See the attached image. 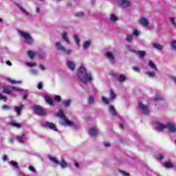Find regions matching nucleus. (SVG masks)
Segmentation results:
<instances>
[{
  "label": "nucleus",
  "instance_id": "obj_16",
  "mask_svg": "<svg viewBox=\"0 0 176 176\" xmlns=\"http://www.w3.org/2000/svg\"><path fill=\"white\" fill-rule=\"evenodd\" d=\"M23 108H24V105H21V107H17L15 106L14 107V109H15V112H16L17 115L20 116L21 115V109H23Z\"/></svg>",
  "mask_w": 176,
  "mask_h": 176
},
{
  "label": "nucleus",
  "instance_id": "obj_4",
  "mask_svg": "<svg viewBox=\"0 0 176 176\" xmlns=\"http://www.w3.org/2000/svg\"><path fill=\"white\" fill-rule=\"evenodd\" d=\"M32 108L36 115H39L40 116H46V110L43 107L39 105H34Z\"/></svg>",
  "mask_w": 176,
  "mask_h": 176
},
{
  "label": "nucleus",
  "instance_id": "obj_60",
  "mask_svg": "<svg viewBox=\"0 0 176 176\" xmlns=\"http://www.w3.org/2000/svg\"><path fill=\"white\" fill-rule=\"evenodd\" d=\"M12 90H14V91H19V90H20V89H19L17 87H12Z\"/></svg>",
  "mask_w": 176,
  "mask_h": 176
},
{
  "label": "nucleus",
  "instance_id": "obj_5",
  "mask_svg": "<svg viewBox=\"0 0 176 176\" xmlns=\"http://www.w3.org/2000/svg\"><path fill=\"white\" fill-rule=\"evenodd\" d=\"M57 50H61L63 52V53H65V54H67V56H69L71 53H72V51L71 50H67L65 47H64L63 45H61V43L60 42H57L55 45Z\"/></svg>",
  "mask_w": 176,
  "mask_h": 176
},
{
  "label": "nucleus",
  "instance_id": "obj_10",
  "mask_svg": "<svg viewBox=\"0 0 176 176\" xmlns=\"http://www.w3.org/2000/svg\"><path fill=\"white\" fill-rule=\"evenodd\" d=\"M166 129H168V131H170V133H176L175 125L172 124L170 122L166 124Z\"/></svg>",
  "mask_w": 176,
  "mask_h": 176
},
{
  "label": "nucleus",
  "instance_id": "obj_23",
  "mask_svg": "<svg viewBox=\"0 0 176 176\" xmlns=\"http://www.w3.org/2000/svg\"><path fill=\"white\" fill-rule=\"evenodd\" d=\"M8 80L12 83V85H21V83H23L21 81H16V80H12V78H8Z\"/></svg>",
  "mask_w": 176,
  "mask_h": 176
},
{
  "label": "nucleus",
  "instance_id": "obj_25",
  "mask_svg": "<svg viewBox=\"0 0 176 176\" xmlns=\"http://www.w3.org/2000/svg\"><path fill=\"white\" fill-rule=\"evenodd\" d=\"M153 47L155 49H157V50H163V45L157 43H153Z\"/></svg>",
  "mask_w": 176,
  "mask_h": 176
},
{
  "label": "nucleus",
  "instance_id": "obj_45",
  "mask_svg": "<svg viewBox=\"0 0 176 176\" xmlns=\"http://www.w3.org/2000/svg\"><path fill=\"white\" fill-rule=\"evenodd\" d=\"M120 173L121 174H122V175H124V176H130V173L124 171V170H120Z\"/></svg>",
  "mask_w": 176,
  "mask_h": 176
},
{
  "label": "nucleus",
  "instance_id": "obj_52",
  "mask_svg": "<svg viewBox=\"0 0 176 176\" xmlns=\"http://www.w3.org/2000/svg\"><path fill=\"white\" fill-rule=\"evenodd\" d=\"M10 107H9V106H8L7 104H4L2 106V109H4V110H8V109H10Z\"/></svg>",
  "mask_w": 176,
  "mask_h": 176
},
{
  "label": "nucleus",
  "instance_id": "obj_19",
  "mask_svg": "<svg viewBox=\"0 0 176 176\" xmlns=\"http://www.w3.org/2000/svg\"><path fill=\"white\" fill-rule=\"evenodd\" d=\"M109 111L112 116H116V109H115L113 106H109Z\"/></svg>",
  "mask_w": 176,
  "mask_h": 176
},
{
  "label": "nucleus",
  "instance_id": "obj_56",
  "mask_svg": "<svg viewBox=\"0 0 176 176\" xmlns=\"http://www.w3.org/2000/svg\"><path fill=\"white\" fill-rule=\"evenodd\" d=\"M157 159H160V160H163V159H164V156L160 154V155L157 156Z\"/></svg>",
  "mask_w": 176,
  "mask_h": 176
},
{
  "label": "nucleus",
  "instance_id": "obj_7",
  "mask_svg": "<svg viewBox=\"0 0 176 176\" xmlns=\"http://www.w3.org/2000/svg\"><path fill=\"white\" fill-rule=\"evenodd\" d=\"M138 21L140 25H142V27H148L149 25V21H148V19L146 18H140Z\"/></svg>",
  "mask_w": 176,
  "mask_h": 176
},
{
  "label": "nucleus",
  "instance_id": "obj_8",
  "mask_svg": "<svg viewBox=\"0 0 176 176\" xmlns=\"http://www.w3.org/2000/svg\"><path fill=\"white\" fill-rule=\"evenodd\" d=\"M43 127L51 129L54 131H57V128L56 127V124L53 122H45L43 125Z\"/></svg>",
  "mask_w": 176,
  "mask_h": 176
},
{
  "label": "nucleus",
  "instance_id": "obj_17",
  "mask_svg": "<svg viewBox=\"0 0 176 176\" xmlns=\"http://www.w3.org/2000/svg\"><path fill=\"white\" fill-rule=\"evenodd\" d=\"M106 56L112 63L115 62V56H113V54H112L111 52H107Z\"/></svg>",
  "mask_w": 176,
  "mask_h": 176
},
{
  "label": "nucleus",
  "instance_id": "obj_46",
  "mask_svg": "<svg viewBox=\"0 0 176 176\" xmlns=\"http://www.w3.org/2000/svg\"><path fill=\"white\" fill-rule=\"evenodd\" d=\"M146 74L148 76H150V78H155V74L153 72H147Z\"/></svg>",
  "mask_w": 176,
  "mask_h": 176
},
{
  "label": "nucleus",
  "instance_id": "obj_55",
  "mask_svg": "<svg viewBox=\"0 0 176 176\" xmlns=\"http://www.w3.org/2000/svg\"><path fill=\"white\" fill-rule=\"evenodd\" d=\"M28 65H29V67H35V65H36V64L34 63H28Z\"/></svg>",
  "mask_w": 176,
  "mask_h": 176
},
{
  "label": "nucleus",
  "instance_id": "obj_59",
  "mask_svg": "<svg viewBox=\"0 0 176 176\" xmlns=\"http://www.w3.org/2000/svg\"><path fill=\"white\" fill-rule=\"evenodd\" d=\"M6 64H7V65H9L10 67H12V62H10V60H7Z\"/></svg>",
  "mask_w": 176,
  "mask_h": 176
},
{
  "label": "nucleus",
  "instance_id": "obj_50",
  "mask_svg": "<svg viewBox=\"0 0 176 176\" xmlns=\"http://www.w3.org/2000/svg\"><path fill=\"white\" fill-rule=\"evenodd\" d=\"M0 100H4L5 102L8 101V97L6 96L0 95Z\"/></svg>",
  "mask_w": 176,
  "mask_h": 176
},
{
  "label": "nucleus",
  "instance_id": "obj_57",
  "mask_svg": "<svg viewBox=\"0 0 176 176\" xmlns=\"http://www.w3.org/2000/svg\"><path fill=\"white\" fill-rule=\"evenodd\" d=\"M38 90H41L43 86H42V82H39L38 86H37Z\"/></svg>",
  "mask_w": 176,
  "mask_h": 176
},
{
  "label": "nucleus",
  "instance_id": "obj_3",
  "mask_svg": "<svg viewBox=\"0 0 176 176\" xmlns=\"http://www.w3.org/2000/svg\"><path fill=\"white\" fill-rule=\"evenodd\" d=\"M19 33L21 36L24 38L25 41L28 45H32V43H34V38H32V36H31L30 33L21 30H19Z\"/></svg>",
  "mask_w": 176,
  "mask_h": 176
},
{
  "label": "nucleus",
  "instance_id": "obj_13",
  "mask_svg": "<svg viewBox=\"0 0 176 176\" xmlns=\"http://www.w3.org/2000/svg\"><path fill=\"white\" fill-rule=\"evenodd\" d=\"M67 65L69 69H70L71 71H75V68L76 67L75 65V63H74L73 62H71V61H67Z\"/></svg>",
  "mask_w": 176,
  "mask_h": 176
},
{
  "label": "nucleus",
  "instance_id": "obj_43",
  "mask_svg": "<svg viewBox=\"0 0 176 176\" xmlns=\"http://www.w3.org/2000/svg\"><path fill=\"white\" fill-rule=\"evenodd\" d=\"M75 16H76V17H80V18H81V17H83V16H85V13H83V12H77V13H76Z\"/></svg>",
  "mask_w": 176,
  "mask_h": 176
},
{
  "label": "nucleus",
  "instance_id": "obj_31",
  "mask_svg": "<svg viewBox=\"0 0 176 176\" xmlns=\"http://www.w3.org/2000/svg\"><path fill=\"white\" fill-rule=\"evenodd\" d=\"M170 47L173 50H176V40L172 41L170 43Z\"/></svg>",
  "mask_w": 176,
  "mask_h": 176
},
{
  "label": "nucleus",
  "instance_id": "obj_38",
  "mask_svg": "<svg viewBox=\"0 0 176 176\" xmlns=\"http://www.w3.org/2000/svg\"><path fill=\"white\" fill-rule=\"evenodd\" d=\"M10 164H12V166H13L16 168H19V164L16 162L10 161Z\"/></svg>",
  "mask_w": 176,
  "mask_h": 176
},
{
  "label": "nucleus",
  "instance_id": "obj_41",
  "mask_svg": "<svg viewBox=\"0 0 176 176\" xmlns=\"http://www.w3.org/2000/svg\"><path fill=\"white\" fill-rule=\"evenodd\" d=\"M170 21L172 25H173V27H175V28H176V23H175V21L174 19V17H170Z\"/></svg>",
  "mask_w": 176,
  "mask_h": 176
},
{
  "label": "nucleus",
  "instance_id": "obj_30",
  "mask_svg": "<svg viewBox=\"0 0 176 176\" xmlns=\"http://www.w3.org/2000/svg\"><path fill=\"white\" fill-rule=\"evenodd\" d=\"M164 167H166V168H172V167H174V165H173L171 162H165Z\"/></svg>",
  "mask_w": 176,
  "mask_h": 176
},
{
  "label": "nucleus",
  "instance_id": "obj_22",
  "mask_svg": "<svg viewBox=\"0 0 176 176\" xmlns=\"http://www.w3.org/2000/svg\"><path fill=\"white\" fill-rule=\"evenodd\" d=\"M59 164L61 166L62 168H67V167H68V164L64 160L59 162Z\"/></svg>",
  "mask_w": 176,
  "mask_h": 176
},
{
  "label": "nucleus",
  "instance_id": "obj_53",
  "mask_svg": "<svg viewBox=\"0 0 176 176\" xmlns=\"http://www.w3.org/2000/svg\"><path fill=\"white\" fill-rule=\"evenodd\" d=\"M132 69L135 72H140V68L138 67H133Z\"/></svg>",
  "mask_w": 176,
  "mask_h": 176
},
{
  "label": "nucleus",
  "instance_id": "obj_49",
  "mask_svg": "<svg viewBox=\"0 0 176 176\" xmlns=\"http://www.w3.org/2000/svg\"><path fill=\"white\" fill-rule=\"evenodd\" d=\"M55 101H57L58 102H60V101H61V96L57 95L55 96L54 98Z\"/></svg>",
  "mask_w": 176,
  "mask_h": 176
},
{
  "label": "nucleus",
  "instance_id": "obj_9",
  "mask_svg": "<svg viewBox=\"0 0 176 176\" xmlns=\"http://www.w3.org/2000/svg\"><path fill=\"white\" fill-rule=\"evenodd\" d=\"M118 3L123 8L130 7V1L127 0H118Z\"/></svg>",
  "mask_w": 176,
  "mask_h": 176
},
{
  "label": "nucleus",
  "instance_id": "obj_54",
  "mask_svg": "<svg viewBox=\"0 0 176 176\" xmlns=\"http://www.w3.org/2000/svg\"><path fill=\"white\" fill-rule=\"evenodd\" d=\"M133 35H135V36H138V35H140V32H138V30H134Z\"/></svg>",
  "mask_w": 176,
  "mask_h": 176
},
{
  "label": "nucleus",
  "instance_id": "obj_61",
  "mask_svg": "<svg viewBox=\"0 0 176 176\" xmlns=\"http://www.w3.org/2000/svg\"><path fill=\"white\" fill-rule=\"evenodd\" d=\"M40 68H41V69H42L43 71H45V67H44L43 65H40Z\"/></svg>",
  "mask_w": 176,
  "mask_h": 176
},
{
  "label": "nucleus",
  "instance_id": "obj_36",
  "mask_svg": "<svg viewBox=\"0 0 176 176\" xmlns=\"http://www.w3.org/2000/svg\"><path fill=\"white\" fill-rule=\"evenodd\" d=\"M163 100H164L163 97L156 96L154 98L155 102H159V101H163Z\"/></svg>",
  "mask_w": 176,
  "mask_h": 176
},
{
  "label": "nucleus",
  "instance_id": "obj_44",
  "mask_svg": "<svg viewBox=\"0 0 176 176\" xmlns=\"http://www.w3.org/2000/svg\"><path fill=\"white\" fill-rule=\"evenodd\" d=\"M131 41H133V36L131 34H128L126 36V41L131 42Z\"/></svg>",
  "mask_w": 176,
  "mask_h": 176
},
{
  "label": "nucleus",
  "instance_id": "obj_40",
  "mask_svg": "<svg viewBox=\"0 0 176 176\" xmlns=\"http://www.w3.org/2000/svg\"><path fill=\"white\" fill-rule=\"evenodd\" d=\"M19 9H20V10H21V12H23V13H25L26 14V16H28L30 14L28 13V12H27L26 10H24V8L21 6H18Z\"/></svg>",
  "mask_w": 176,
  "mask_h": 176
},
{
  "label": "nucleus",
  "instance_id": "obj_26",
  "mask_svg": "<svg viewBox=\"0 0 176 176\" xmlns=\"http://www.w3.org/2000/svg\"><path fill=\"white\" fill-rule=\"evenodd\" d=\"M148 65L151 67V68H153V69H155V71H157V67H156V65L153 63L152 60H149Z\"/></svg>",
  "mask_w": 176,
  "mask_h": 176
},
{
  "label": "nucleus",
  "instance_id": "obj_62",
  "mask_svg": "<svg viewBox=\"0 0 176 176\" xmlns=\"http://www.w3.org/2000/svg\"><path fill=\"white\" fill-rule=\"evenodd\" d=\"M3 160H4V161L8 160V156L7 155H3Z\"/></svg>",
  "mask_w": 176,
  "mask_h": 176
},
{
  "label": "nucleus",
  "instance_id": "obj_21",
  "mask_svg": "<svg viewBox=\"0 0 176 176\" xmlns=\"http://www.w3.org/2000/svg\"><path fill=\"white\" fill-rule=\"evenodd\" d=\"M109 97L111 100H113L116 98V94H115V91H113V89L110 90Z\"/></svg>",
  "mask_w": 176,
  "mask_h": 176
},
{
  "label": "nucleus",
  "instance_id": "obj_27",
  "mask_svg": "<svg viewBox=\"0 0 176 176\" xmlns=\"http://www.w3.org/2000/svg\"><path fill=\"white\" fill-rule=\"evenodd\" d=\"M50 160H51V162L53 163H55V164H60V162L54 157L50 156Z\"/></svg>",
  "mask_w": 176,
  "mask_h": 176
},
{
  "label": "nucleus",
  "instance_id": "obj_15",
  "mask_svg": "<svg viewBox=\"0 0 176 176\" xmlns=\"http://www.w3.org/2000/svg\"><path fill=\"white\" fill-rule=\"evenodd\" d=\"M45 100L46 101L47 104H49V105H53V99L50 96H45Z\"/></svg>",
  "mask_w": 176,
  "mask_h": 176
},
{
  "label": "nucleus",
  "instance_id": "obj_11",
  "mask_svg": "<svg viewBox=\"0 0 176 176\" xmlns=\"http://www.w3.org/2000/svg\"><path fill=\"white\" fill-rule=\"evenodd\" d=\"M134 53L136 54L140 58H144V56H146L145 51H134Z\"/></svg>",
  "mask_w": 176,
  "mask_h": 176
},
{
  "label": "nucleus",
  "instance_id": "obj_20",
  "mask_svg": "<svg viewBox=\"0 0 176 176\" xmlns=\"http://www.w3.org/2000/svg\"><path fill=\"white\" fill-rule=\"evenodd\" d=\"M157 129L160 131L164 130V129H167V125H164L162 123H157Z\"/></svg>",
  "mask_w": 176,
  "mask_h": 176
},
{
  "label": "nucleus",
  "instance_id": "obj_2",
  "mask_svg": "<svg viewBox=\"0 0 176 176\" xmlns=\"http://www.w3.org/2000/svg\"><path fill=\"white\" fill-rule=\"evenodd\" d=\"M57 118H60V119H63V122H62V124L63 126H72L73 123L72 121H69L68 118L65 116V114H64V111H63V109H59V111L58 113L55 115Z\"/></svg>",
  "mask_w": 176,
  "mask_h": 176
},
{
  "label": "nucleus",
  "instance_id": "obj_29",
  "mask_svg": "<svg viewBox=\"0 0 176 176\" xmlns=\"http://www.w3.org/2000/svg\"><path fill=\"white\" fill-rule=\"evenodd\" d=\"M71 102H72L71 100H63V104L67 108V107H69V104H71Z\"/></svg>",
  "mask_w": 176,
  "mask_h": 176
},
{
  "label": "nucleus",
  "instance_id": "obj_14",
  "mask_svg": "<svg viewBox=\"0 0 176 176\" xmlns=\"http://www.w3.org/2000/svg\"><path fill=\"white\" fill-rule=\"evenodd\" d=\"M63 41L66 42L68 45H69L71 43V42L69 41V39L68 38V35H67L66 32H63L61 35Z\"/></svg>",
  "mask_w": 176,
  "mask_h": 176
},
{
  "label": "nucleus",
  "instance_id": "obj_39",
  "mask_svg": "<svg viewBox=\"0 0 176 176\" xmlns=\"http://www.w3.org/2000/svg\"><path fill=\"white\" fill-rule=\"evenodd\" d=\"M25 135L24 133H23L21 136H18L16 138V140L19 142H23V138H24V136Z\"/></svg>",
  "mask_w": 176,
  "mask_h": 176
},
{
  "label": "nucleus",
  "instance_id": "obj_34",
  "mask_svg": "<svg viewBox=\"0 0 176 176\" xmlns=\"http://www.w3.org/2000/svg\"><path fill=\"white\" fill-rule=\"evenodd\" d=\"M11 126H13L14 127H16L17 129H21V124L16 122H11Z\"/></svg>",
  "mask_w": 176,
  "mask_h": 176
},
{
  "label": "nucleus",
  "instance_id": "obj_18",
  "mask_svg": "<svg viewBox=\"0 0 176 176\" xmlns=\"http://www.w3.org/2000/svg\"><path fill=\"white\" fill-rule=\"evenodd\" d=\"M117 79L120 83H122V82H125L127 78L124 74H120L118 77H117Z\"/></svg>",
  "mask_w": 176,
  "mask_h": 176
},
{
  "label": "nucleus",
  "instance_id": "obj_6",
  "mask_svg": "<svg viewBox=\"0 0 176 176\" xmlns=\"http://www.w3.org/2000/svg\"><path fill=\"white\" fill-rule=\"evenodd\" d=\"M139 108L142 111L144 115H149V107L146 105H144L142 102H139Z\"/></svg>",
  "mask_w": 176,
  "mask_h": 176
},
{
  "label": "nucleus",
  "instance_id": "obj_24",
  "mask_svg": "<svg viewBox=\"0 0 176 176\" xmlns=\"http://www.w3.org/2000/svg\"><path fill=\"white\" fill-rule=\"evenodd\" d=\"M3 93H4V94H12V91L9 89V88H8L7 87H3Z\"/></svg>",
  "mask_w": 176,
  "mask_h": 176
},
{
  "label": "nucleus",
  "instance_id": "obj_63",
  "mask_svg": "<svg viewBox=\"0 0 176 176\" xmlns=\"http://www.w3.org/2000/svg\"><path fill=\"white\" fill-rule=\"evenodd\" d=\"M28 98V94H25L23 96V100H27Z\"/></svg>",
  "mask_w": 176,
  "mask_h": 176
},
{
  "label": "nucleus",
  "instance_id": "obj_48",
  "mask_svg": "<svg viewBox=\"0 0 176 176\" xmlns=\"http://www.w3.org/2000/svg\"><path fill=\"white\" fill-rule=\"evenodd\" d=\"M28 168L30 171H32V173H36V170L35 169V168H34V166H29Z\"/></svg>",
  "mask_w": 176,
  "mask_h": 176
},
{
  "label": "nucleus",
  "instance_id": "obj_12",
  "mask_svg": "<svg viewBox=\"0 0 176 176\" xmlns=\"http://www.w3.org/2000/svg\"><path fill=\"white\" fill-rule=\"evenodd\" d=\"M89 134L93 135V137H97L98 135V132L94 128H91L89 130Z\"/></svg>",
  "mask_w": 176,
  "mask_h": 176
},
{
  "label": "nucleus",
  "instance_id": "obj_64",
  "mask_svg": "<svg viewBox=\"0 0 176 176\" xmlns=\"http://www.w3.org/2000/svg\"><path fill=\"white\" fill-rule=\"evenodd\" d=\"M120 129H124V125L123 124H120Z\"/></svg>",
  "mask_w": 176,
  "mask_h": 176
},
{
  "label": "nucleus",
  "instance_id": "obj_51",
  "mask_svg": "<svg viewBox=\"0 0 176 176\" xmlns=\"http://www.w3.org/2000/svg\"><path fill=\"white\" fill-rule=\"evenodd\" d=\"M103 144L104 146H106V148H109L111 146V144H109V142H103Z\"/></svg>",
  "mask_w": 176,
  "mask_h": 176
},
{
  "label": "nucleus",
  "instance_id": "obj_58",
  "mask_svg": "<svg viewBox=\"0 0 176 176\" xmlns=\"http://www.w3.org/2000/svg\"><path fill=\"white\" fill-rule=\"evenodd\" d=\"M110 76H113L114 78H118V75L115 73H110Z\"/></svg>",
  "mask_w": 176,
  "mask_h": 176
},
{
  "label": "nucleus",
  "instance_id": "obj_47",
  "mask_svg": "<svg viewBox=\"0 0 176 176\" xmlns=\"http://www.w3.org/2000/svg\"><path fill=\"white\" fill-rule=\"evenodd\" d=\"M102 101L104 102V104H109V101L108 100V99H107V98L104 96L102 97Z\"/></svg>",
  "mask_w": 176,
  "mask_h": 176
},
{
  "label": "nucleus",
  "instance_id": "obj_1",
  "mask_svg": "<svg viewBox=\"0 0 176 176\" xmlns=\"http://www.w3.org/2000/svg\"><path fill=\"white\" fill-rule=\"evenodd\" d=\"M77 76L82 83H86L87 82H91L93 80V77H91V73L87 72L86 69L80 66L78 70Z\"/></svg>",
  "mask_w": 176,
  "mask_h": 176
},
{
  "label": "nucleus",
  "instance_id": "obj_35",
  "mask_svg": "<svg viewBox=\"0 0 176 176\" xmlns=\"http://www.w3.org/2000/svg\"><path fill=\"white\" fill-rule=\"evenodd\" d=\"M110 20H111V21H118V20H119V18H118L114 14H111L110 16Z\"/></svg>",
  "mask_w": 176,
  "mask_h": 176
},
{
  "label": "nucleus",
  "instance_id": "obj_37",
  "mask_svg": "<svg viewBox=\"0 0 176 176\" xmlns=\"http://www.w3.org/2000/svg\"><path fill=\"white\" fill-rule=\"evenodd\" d=\"M28 54L30 57V58H31L32 60V58H34V56H35V54H34V52L32 51H28Z\"/></svg>",
  "mask_w": 176,
  "mask_h": 176
},
{
  "label": "nucleus",
  "instance_id": "obj_42",
  "mask_svg": "<svg viewBox=\"0 0 176 176\" xmlns=\"http://www.w3.org/2000/svg\"><path fill=\"white\" fill-rule=\"evenodd\" d=\"M170 21L172 25H173V27H175V28H176V23H175V21L174 19V17H170Z\"/></svg>",
  "mask_w": 176,
  "mask_h": 176
},
{
  "label": "nucleus",
  "instance_id": "obj_33",
  "mask_svg": "<svg viewBox=\"0 0 176 176\" xmlns=\"http://www.w3.org/2000/svg\"><path fill=\"white\" fill-rule=\"evenodd\" d=\"M74 38L76 43L78 45V46H79V43H80V39L79 38V37H78L76 34H74Z\"/></svg>",
  "mask_w": 176,
  "mask_h": 176
},
{
  "label": "nucleus",
  "instance_id": "obj_32",
  "mask_svg": "<svg viewBox=\"0 0 176 176\" xmlns=\"http://www.w3.org/2000/svg\"><path fill=\"white\" fill-rule=\"evenodd\" d=\"M90 45H91V43L90 42V41H85L83 44L84 49H87V47L90 46Z\"/></svg>",
  "mask_w": 176,
  "mask_h": 176
},
{
  "label": "nucleus",
  "instance_id": "obj_28",
  "mask_svg": "<svg viewBox=\"0 0 176 176\" xmlns=\"http://www.w3.org/2000/svg\"><path fill=\"white\" fill-rule=\"evenodd\" d=\"M88 104L89 105H93L94 104V98L92 96H89L88 98Z\"/></svg>",
  "mask_w": 176,
  "mask_h": 176
}]
</instances>
